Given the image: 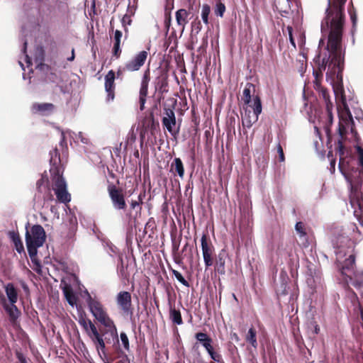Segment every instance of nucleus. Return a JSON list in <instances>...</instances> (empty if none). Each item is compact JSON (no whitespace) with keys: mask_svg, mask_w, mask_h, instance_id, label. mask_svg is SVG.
<instances>
[{"mask_svg":"<svg viewBox=\"0 0 363 363\" xmlns=\"http://www.w3.org/2000/svg\"><path fill=\"white\" fill-rule=\"evenodd\" d=\"M120 337L125 350L128 351L130 349V345L127 335L123 332L121 333Z\"/></svg>","mask_w":363,"mask_h":363,"instance_id":"35","label":"nucleus"},{"mask_svg":"<svg viewBox=\"0 0 363 363\" xmlns=\"http://www.w3.org/2000/svg\"><path fill=\"white\" fill-rule=\"evenodd\" d=\"M172 273L178 281H179L185 286H189L188 281L184 278L180 272L177 270H173Z\"/></svg>","mask_w":363,"mask_h":363,"instance_id":"34","label":"nucleus"},{"mask_svg":"<svg viewBox=\"0 0 363 363\" xmlns=\"http://www.w3.org/2000/svg\"><path fill=\"white\" fill-rule=\"evenodd\" d=\"M85 294L86 302L92 315L105 327L116 330V328L113 321L108 316L101 303L98 300L93 298L87 291H85Z\"/></svg>","mask_w":363,"mask_h":363,"instance_id":"3","label":"nucleus"},{"mask_svg":"<svg viewBox=\"0 0 363 363\" xmlns=\"http://www.w3.org/2000/svg\"><path fill=\"white\" fill-rule=\"evenodd\" d=\"M347 0H328L326 16L321 29L329 30L328 44L323 56L320 52L315 60L320 72H326V80L333 89L335 96H345L342 84V69L345 52L342 46L344 25V8Z\"/></svg>","mask_w":363,"mask_h":363,"instance_id":"1","label":"nucleus"},{"mask_svg":"<svg viewBox=\"0 0 363 363\" xmlns=\"http://www.w3.org/2000/svg\"><path fill=\"white\" fill-rule=\"evenodd\" d=\"M246 106L245 108H249L253 112L261 114L262 111V102L259 96H254L251 102L249 104H245Z\"/></svg>","mask_w":363,"mask_h":363,"instance_id":"22","label":"nucleus"},{"mask_svg":"<svg viewBox=\"0 0 363 363\" xmlns=\"http://www.w3.org/2000/svg\"><path fill=\"white\" fill-rule=\"evenodd\" d=\"M121 48L119 44H114L113 48V54L114 56H116L117 58L119 57L121 54Z\"/></svg>","mask_w":363,"mask_h":363,"instance_id":"47","label":"nucleus"},{"mask_svg":"<svg viewBox=\"0 0 363 363\" xmlns=\"http://www.w3.org/2000/svg\"><path fill=\"white\" fill-rule=\"evenodd\" d=\"M246 339L247 341L249 342L252 347L255 348L257 347V342L256 339V332L253 328H250Z\"/></svg>","mask_w":363,"mask_h":363,"instance_id":"31","label":"nucleus"},{"mask_svg":"<svg viewBox=\"0 0 363 363\" xmlns=\"http://www.w3.org/2000/svg\"><path fill=\"white\" fill-rule=\"evenodd\" d=\"M16 356L20 363H28L26 357L19 351H16Z\"/></svg>","mask_w":363,"mask_h":363,"instance_id":"45","label":"nucleus"},{"mask_svg":"<svg viewBox=\"0 0 363 363\" xmlns=\"http://www.w3.org/2000/svg\"><path fill=\"white\" fill-rule=\"evenodd\" d=\"M43 179L42 178L40 180L38 181L37 182V186L38 188L40 187V186L42 185V184L43 183Z\"/></svg>","mask_w":363,"mask_h":363,"instance_id":"55","label":"nucleus"},{"mask_svg":"<svg viewBox=\"0 0 363 363\" xmlns=\"http://www.w3.org/2000/svg\"><path fill=\"white\" fill-rule=\"evenodd\" d=\"M5 292L8 298L9 303H16L18 298V291L11 283L5 286Z\"/></svg>","mask_w":363,"mask_h":363,"instance_id":"20","label":"nucleus"},{"mask_svg":"<svg viewBox=\"0 0 363 363\" xmlns=\"http://www.w3.org/2000/svg\"><path fill=\"white\" fill-rule=\"evenodd\" d=\"M225 11V6L222 2H218L214 9V13L216 16L223 17Z\"/></svg>","mask_w":363,"mask_h":363,"instance_id":"32","label":"nucleus"},{"mask_svg":"<svg viewBox=\"0 0 363 363\" xmlns=\"http://www.w3.org/2000/svg\"><path fill=\"white\" fill-rule=\"evenodd\" d=\"M313 328H314V333H315V334H318L319 333V331H320L319 326L317 324H315V323H313Z\"/></svg>","mask_w":363,"mask_h":363,"instance_id":"52","label":"nucleus"},{"mask_svg":"<svg viewBox=\"0 0 363 363\" xmlns=\"http://www.w3.org/2000/svg\"><path fill=\"white\" fill-rule=\"evenodd\" d=\"M9 237L13 241L15 248L18 253L24 252V247L19 235L15 232H10Z\"/></svg>","mask_w":363,"mask_h":363,"instance_id":"25","label":"nucleus"},{"mask_svg":"<svg viewBox=\"0 0 363 363\" xmlns=\"http://www.w3.org/2000/svg\"><path fill=\"white\" fill-rule=\"evenodd\" d=\"M201 245L203 261L206 268L213 265V255L214 253V247L211 242L208 240L207 235L203 234L201 238Z\"/></svg>","mask_w":363,"mask_h":363,"instance_id":"8","label":"nucleus"},{"mask_svg":"<svg viewBox=\"0 0 363 363\" xmlns=\"http://www.w3.org/2000/svg\"><path fill=\"white\" fill-rule=\"evenodd\" d=\"M295 229L301 238L305 237L306 235V232L305 230V226L302 222L296 223V224L295 225Z\"/></svg>","mask_w":363,"mask_h":363,"instance_id":"33","label":"nucleus"},{"mask_svg":"<svg viewBox=\"0 0 363 363\" xmlns=\"http://www.w3.org/2000/svg\"><path fill=\"white\" fill-rule=\"evenodd\" d=\"M360 173L363 174V169L359 171Z\"/></svg>","mask_w":363,"mask_h":363,"instance_id":"62","label":"nucleus"},{"mask_svg":"<svg viewBox=\"0 0 363 363\" xmlns=\"http://www.w3.org/2000/svg\"><path fill=\"white\" fill-rule=\"evenodd\" d=\"M121 23H122L123 27H125V28L126 26L130 25V23H131L130 17L128 15L123 16V17L122 18V20H121Z\"/></svg>","mask_w":363,"mask_h":363,"instance_id":"46","label":"nucleus"},{"mask_svg":"<svg viewBox=\"0 0 363 363\" xmlns=\"http://www.w3.org/2000/svg\"><path fill=\"white\" fill-rule=\"evenodd\" d=\"M26 47H27V43L25 42L24 43L25 61H26V63L27 64V67L29 69V71H32V68L30 69V67L32 65L31 60L29 57V56L27 54H26Z\"/></svg>","mask_w":363,"mask_h":363,"instance_id":"41","label":"nucleus"},{"mask_svg":"<svg viewBox=\"0 0 363 363\" xmlns=\"http://www.w3.org/2000/svg\"><path fill=\"white\" fill-rule=\"evenodd\" d=\"M324 44V41L323 39H320V42H319V48L321 46V45H323Z\"/></svg>","mask_w":363,"mask_h":363,"instance_id":"59","label":"nucleus"},{"mask_svg":"<svg viewBox=\"0 0 363 363\" xmlns=\"http://www.w3.org/2000/svg\"><path fill=\"white\" fill-rule=\"evenodd\" d=\"M169 318L171 320L177 324L182 325L183 323L182 318L181 315V313L179 311L176 310L175 308H171L169 311Z\"/></svg>","mask_w":363,"mask_h":363,"instance_id":"27","label":"nucleus"},{"mask_svg":"<svg viewBox=\"0 0 363 363\" xmlns=\"http://www.w3.org/2000/svg\"><path fill=\"white\" fill-rule=\"evenodd\" d=\"M345 255L341 250L336 252L337 262L340 264L341 274L345 276L344 280L345 281H352L356 277V272L354 271V262L355 258L352 254H350L348 257L344 261L342 259Z\"/></svg>","mask_w":363,"mask_h":363,"instance_id":"6","label":"nucleus"},{"mask_svg":"<svg viewBox=\"0 0 363 363\" xmlns=\"http://www.w3.org/2000/svg\"><path fill=\"white\" fill-rule=\"evenodd\" d=\"M189 13L185 9H179L176 12V20L179 26H182V30L188 23Z\"/></svg>","mask_w":363,"mask_h":363,"instance_id":"23","label":"nucleus"},{"mask_svg":"<svg viewBox=\"0 0 363 363\" xmlns=\"http://www.w3.org/2000/svg\"><path fill=\"white\" fill-rule=\"evenodd\" d=\"M277 152L279 154V161L280 162H284V160H285V157H284V154L283 149H282V147H281L280 144L277 145Z\"/></svg>","mask_w":363,"mask_h":363,"instance_id":"44","label":"nucleus"},{"mask_svg":"<svg viewBox=\"0 0 363 363\" xmlns=\"http://www.w3.org/2000/svg\"><path fill=\"white\" fill-rule=\"evenodd\" d=\"M356 149L359 156V164L363 168V149L359 146H357Z\"/></svg>","mask_w":363,"mask_h":363,"instance_id":"40","label":"nucleus"},{"mask_svg":"<svg viewBox=\"0 0 363 363\" xmlns=\"http://www.w3.org/2000/svg\"><path fill=\"white\" fill-rule=\"evenodd\" d=\"M172 171H174L178 175L183 178L184 174V169L183 163L180 158H175L171 165Z\"/></svg>","mask_w":363,"mask_h":363,"instance_id":"26","label":"nucleus"},{"mask_svg":"<svg viewBox=\"0 0 363 363\" xmlns=\"http://www.w3.org/2000/svg\"><path fill=\"white\" fill-rule=\"evenodd\" d=\"M342 162H340L339 167H340V169L341 170H342Z\"/></svg>","mask_w":363,"mask_h":363,"instance_id":"61","label":"nucleus"},{"mask_svg":"<svg viewBox=\"0 0 363 363\" xmlns=\"http://www.w3.org/2000/svg\"><path fill=\"white\" fill-rule=\"evenodd\" d=\"M19 64H20V65H21V67L22 69L25 71V67H24L23 64L21 61L19 62Z\"/></svg>","mask_w":363,"mask_h":363,"instance_id":"60","label":"nucleus"},{"mask_svg":"<svg viewBox=\"0 0 363 363\" xmlns=\"http://www.w3.org/2000/svg\"><path fill=\"white\" fill-rule=\"evenodd\" d=\"M349 13L350 15V18L352 22L353 26H354L357 22V16L356 13L351 10H349Z\"/></svg>","mask_w":363,"mask_h":363,"instance_id":"49","label":"nucleus"},{"mask_svg":"<svg viewBox=\"0 0 363 363\" xmlns=\"http://www.w3.org/2000/svg\"><path fill=\"white\" fill-rule=\"evenodd\" d=\"M207 352L208 353V354L210 355L211 358L213 360H214L216 362H220V355L217 354V353H216L214 352V350H213V347L211 348V350H208Z\"/></svg>","mask_w":363,"mask_h":363,"instance_id":"38","label":"nucleus"},{"mask_svg":"<svg viewBox=\"0 0 363 363\" xmlns=\"http://www.w3.org/2000/svg\"><path fill=\"white\" fill-rule=\"evenodd\" d=\"M108 194L115 209L123 210L125 208L126 203L124 196L115 186L108 187Z\"/></svg>","mask_w":363,"mask_h":363,"instance_id":"11","label":"nucleus"},{"mask_svg":"<svg viewBox=\"0 0 363 363\" xmlns=\"http://www.w3.org/2000/svg\"><path fill=\"white\" fill-rule=\"evenodd\" d=\"M211 13V7L208 4H203L201 8V18L206 25L208 24V16Z\"/></svg>","mask_w":363,"mask_h":363,"instance_id":"30","label":"nucleus"},{"mask_svg":"<svg viewBox=\"0 0 363 363\" xmlns=\"http://www.w3.org/2000/svg\"><path fill=\"white\" fill-rule=\"evenodd\" d=\"M354 118L357 122L363 125V112L360 109L354 111Z\"/></svg>","mask_w":363,"mask_h":363,"instance_id":"37","label":"nucleus"},{"mask_svg":"<svg viewBox=\"0 0 363 363\" xmlns=\"http://www.w3.org/2000/svg\"><path fill=\"white\" fill-rule=\"evenodd\" d=\"M105 89L107 93V101H113L114 99L115 89V72L113 70L108 71L105 76Z\"/></svg>","mask_w":363,"mask_h":363,"instance_id":"13","label":"nucleus"},{"mask_svg":"<svg viewBox=\"0 0 363 363\" xmlns=\"http://www.w3.org/2000/svg\"><path fill=\"white\" fill-rule=\"evenodd\" d=\"M51 155V162H56V158L58 157V153L57 149H55L53 152H50Z\"/></svg>","mask_w":363,"mask_h":363,"instance_id":"50","label":"nucleus"},{"mask_svg":"<svg viewBox=\"0 0 363 363\" xmlns=\"http://www.w3.org/2000/svg\"><path fill=\"white\" fill-rule=\"evenodd\" d=\"M62 139L60 140V145L62 146L66 145V138H69L70 139V143L72 140L75 143H79V142L83 144L88 145L90 144L89 138L87 137L86 134L82 132H79L77 133L72 132L71 130L62 131L61 133Z\"/></svg>","mask_w":363,"mask_h":363,"instance_id":"10","label":"nucleus"},{"mask_svg":"<svg viewBox=\"0 0 363 363\" xmlns=\"http://www.w3.org/2000/svg\"><path fill=\"white\" fill-rule=\"evenodd\" d=\"M89 336L91 338L92 341L97 345L96 348L98 351L101 350L103 352L105 349V343L102 338V337L99 334L97 336L92 337L90 333H89Z\"/></svg>","mask_w":363,"mask_h":363,"instance_id":"28","label":"nucleus"},{"mask_svg":"<svg viewBox=\"0 0 363 363\" xmlns=\"http://www.w3.org/2000/svg\"><path fill=\"white\" fill-rule=\"evenodd\" d=\"M108 247H109V249L111 250V252H112L113 254H116V247L113 246L112 244H110L108 245Z\"/></svg>","mask_w":363,"mask_h":363,"instance_id":"53","label":"nucleus"},{"mask_svg":"<svg viewBox=\"0 0 363 363\" xmlns=\"http://www.w3.org/2000/svg\"><path fill=\"white\" fill-rule=\"evenodd\" d=\"M323 97L325 101L326 104V110H327V114H328V125H327L325 128V131L328 135H329L330 129L329 126L333 123V115H332V103L330 102L329 99L328 94L326 91L323 90L322 91Z\"/></svg>","mask_w":363,"mask_h":363,"instance_id":"19","label":"nucleus"},{"mask_svg":"<svg viewBox=\"0 0 363 363\" xmlns=\"http://www.w3.org/2000/svg\"><path fill=\"white\" fill-rule=\"evenodd\" d=\"M89 328L87 333H90L92 337L97 336L99 335V332L97 330L96 327L92 323L91 320H88Z\"/></svg>","mask_w":363,"mask_h":363,"instance_id":"36","label":"nucleus"},{"mask_svg":"<svg viewBox=\"0 0 363 363\" xmlns=\"http://www.w3.org/2000/svg\"><path fill=\"white\" fill-rule=\"evenodd\" d=\"M105 363H109V362H105Z\"/></svg>","mask_w":363,"mask_h":363,"instance_id":"63","label":"nucleus"},{"mask_svg":"<svg viewBox=\"0 0 363 363\" xmlns=\"http://www.w3.org/2000/svg\"><path fill=\"white\" fill-rule=\"evenodd\" d=\"M297 37H298V43L301 45H303L305 43V35L304 33L301 30H298L297 32Z\"/></svg>","mask_w":363,"mask_h":363,"instance_id":"42","label":"nucleus"},{"mask_svg":"<svg viewBox=\"0 0 363 363\" xmlns=\"http://www.w3.org/2000/svg\"><path fill=\"white\" fill-rule=\"evenodd\" d=\"M255 93V86L252 83H247L242 91V101L244 104L251 102Z\"/></svg>","mask_w":363,"mask_h":363,"instance_id":"18","label":"nucleus"},{"mask_svg":"<svg viewBox=\"0 0 363 363\" xmlns=\"http://www.w3.org/2000/svg\"><path fill=\"white\" fill-rule=\"evenodd\" d=\"M335 160H331L330 161V166H331V169H333V170L335 169Z\"/></svg>","mask_w":363,"mask_h":363,"instance_id":"56","label":"nucleus"},{"mask_svg":"<svg viewBox=\"0 0 363 363\" xmlns=\"http://www.w3.org/2000/svg\"><path fill=\"white\" fill-rule=\"evenodd\" d=\"M26 244L29 257L33 264V269L41 274V264L37 258L38 249L42 247L46 240L44 228L38 224L33 225L29 230L26 226Z\"/></svg>","mask_w":363,"mask_h":363,"instance_id":"2","label":"nucleus"},{"mask_svg":"<svg viewBox=\"0 0 363 363\" xmlns=\"http://www.w3.org/2000/svg\"><path fill=\"white\" fill-rule=\"evenodd\" d=\"M224 257H225V253L224 252H220L219 253L218 255V257L216 260V267H217V269H218V272L220 273V274H224L225 273V259H224Z\"/></svg>","mask_w":363,"mask_h":363,"instance_id":"29","label":"nucleus"},{"mask_svg":"<svg viewBox=\"0 0 363 363\" xmlns=\"http://www.w3.org/2000/svg\"><path fill=\"white\" fill-rule=\"evenodd\" d=\"M260 114L253 112L249 108H244V113L242 115V124L244 127L250 128L255 123Z\"/></svg>","mask_w":363,"mask_h":363,"instance_id":"14","label":"nucleus"},{"mask_svg":"<svg viewBox=\"0 0 363 363\" xmlns=\"http://www.w3.org/2000/svg\"><path fill=\"white\" fill-rule=\"evenodd\" d=\"M80 323L84 328L86 331H88V328H89L88 321L83 320L82 321H80Z\"/></svg>","mask_w":363,"mask_h":363,"instance_id":"51","label":"nucleus"},{"mask_svg":"<svg viewBox=\"0 0 363 363\" xmlns=\"http://www.w3.org/2000/svg\"><path fill=\"white\" fill-rule=\"evenodd\" d=\"M147 52L145 50L138 52L125 64L123 69L128 72H135L139 70L140 67L145 64L147 57Z\"/></svg>","mask_w":363,"mask_h":363,"instance_id":"9","label":"nucleus"},{"mask_svg":"<svg viewBox=\"0 0 363 363\" xmlns=\"http://www.w3.org/2000/svg\"><path fill=\"white\" fill-rule=\"evenodd\" d=\"M65 298L68 303L74 307L77 305V297L70 286H66L63 289Z\"/></svg>","mask_w":363,"mask_h":363,"instance_id":"24","label":"nucleus"},{"mask_svg":"<svg viewBox=\"0 0 363 363\" xmlns=\"http://www.w3.org/2000/svg\"><path fill=\"white\" fill-rule=\"evenodd\" d=\"M149 80L150 79L147 76V74L145 73L142 79L140 89V108L141 111L144 109L145 104L146 101Z\"/></svg>","mask_w":363,"mask_h":363,"instance_id":"16","label":"nucleus"},{"mask_svg":"<svg viewBox=\"0 0 363 363\" xmlns=\"http://www.w3.org/2000/svg\"><path fill=\"white\" fill-rule=\"evenodd\" d=\"M32 110L35 113L48 115L54 111V106L50 103L34 104L32 106Z\"/></svg>","mask_w":363,"mask_h":363,"instance_id":"17","label":"nucleus"},{"mask_svg":"<svg viewBox=\"0 0 363 363\" xmlns=\"http://www.w3.org/2000/svg\"><path fill=\"white\" fill-rule=\"evenodd\" d=\"M116 303L125 314H132L131 295L129 292H119L116 296Z\"/></svg>","mask_w":363,"mask_h":363,"instance_id":"12","label":"nucleus"},{"mask_svg":"<svg viewBox=\"0 0 363 363\" xmlns=\"http://www.w3.org/2000/svg\"><path fill=\"white\" fill-rule=\"evenodd\" d=\"M232 338H233V339H235V340H238V335H237L236 333H233V334L232 335Z\"/></svg>","mask_w":363,"mask_h":363,"instance_id":"57","label":"nucleus"},{"mask_svg":"<svg viewBox=\"0 0 363 363\" xmlns=\"http://www.w3.org/2000/svg\"><path fill=\"white\" fill-rule=\"evenodd\" d=\"M286 30H287V31L289 33V40H290V43H291V45L294 48H296L295 39H294V32H293L292 27L288 26Z\"/></svg>","mask_w":363,"mask_h":363,"instance_id":"39","label":"nucleus"},{"mask_svg":"<svg viewBox=\"0 0 363 363\" xmlns=\"http://www.w3.org/2000/svg\"><path fill=\"white\" fill-rule=\"evenodd\" d=\"M283 286H284V290H283V291L281 293V294H284V295H285V294H287V292H286V285H283Z\"/></svg>","mask_w":363,"mask_h":363,"instance_id":"58","label":"nucleus"},{"mask_svg":"<svg viewBox=\"0 0 363 363\" xmlns=\"http://www.w3.org/2000/svg\"><path fill=\"white\" fill-rule=\"evenodd\" d=\"M138 199L139 201H132L131 203H130V207L133 208V209H135L136 207H138L140 206V203H143V200H142V197H141V195H140L138 196Z\"/></svg>","mask_w":363,"mask_h":363,"instance_id":"48","label":"nucleus"},{"mask_svg":"<svg viewBox=\"0 0 363 363\" xmlns=\"http://www.w3.org/2000/svg\"><path fill=\"white\" fill-rule=\"evenodd\" d=\"M196 339L199 342L206 351L211 350L212 346V339L206 333H198L195 335Z\"/></svg>","mask_w":363,"mask_h":363,"instance_id":"21","label":"nucleus"},{"mask_svg":"<svg viewBox=\"0 0 363 363\" xmlns=\"http://www.w3.org/2000/svg\"><path fill=\"white\" fill-rule=\"evenodd\" d=\"M346 178L351 186L350 205L354 210V216L357 218L361 225L363 226V191L354 186L352 182L348 177Z\"/></svg>","mask_w":363,"mask_h":363,"instance_id":"5","label":"nucleus"},{"mask_svg":"<svg viewBox=\"0 0 363 363\" xmlns=\"http://www.w3.org/2000/svg\"><path fill=\"white\" fill-rule=\"evenodd\" d=\"M50 172L52 176V189L57 200L61 203H69L71 201V195L67 191L66 181L61 175L60 170L57 167H52Z\"/></svg>","mask_w":363,"mask_h":363,"instance_id":"4","label":"nucleus"},{"mask_svg":"<svg viewBox=\"0 0 363 363\" xmlns=\"http://www.w3.org/2000/svg\"><path fill=\"white\" fill-rule=\"evenodd\" d=\"M3 307L9 316V320L12 323H15L21 315L20 311L16 306V303H8L6 301L3 303Z\"/></svg>","mask_w":363,"mask_h":363,"instance_id":"15","label":"nucleus"},{"mask_svg":"<svg viewBox=\"0 0 363 363\" xmlns=\"http://www.w3.org/2000/svg\"><path fill=\"white\" fill-rule=\"evenodd\" d=\"M163 126L173 136H176L179 132V126L177 125L176 117L174 111L167 108L162 120Z\"/></svg>","mask_w":363,"mask_h":363,"instance_id":"7","label":"nucleus"},{"mask_svg":"<svg viewBox=\"0 0 363 363\" xmlns=\"http://www.w3.org/2000/svg\"><path fill=\"white\" fill-rule=\"evenodd\" d=\"M122 37V33L116 30L114 33V44H121V39Z\"/></svg>","mask_w":363,"mask_h":363,"instance_id":"43","label":"nucleus"},{"mask_svg":"<svg viewBox=\"0 0 363 363\" xmlns=\"http://www.w3.org/2000/svg\"><path fill=\"white\" fill-rule=\"evenodd\" d=\"M74 50L72 49V55L67 58V60L72 61V60H74Z\"/></svg>","mask_w":363,"mask_h":363,"instance_id":"54","label":"nucleus"}]
</instances>
